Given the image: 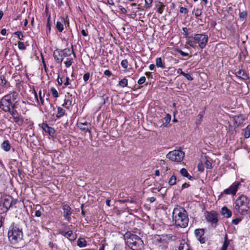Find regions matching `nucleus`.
<instances>
[{"label": "nucleus", "mask_w": 250, "mask_h": 250, "mask_svg": "<svg viewBox=\"0 0 250 250\" xmlns=\"http://www.w3.org/2000/svg\"><path fill=\"white\" fill-rule=\"evenodd\" d=\"M14 34L15 35H16L18 37V38L21 40H23V38L24 37L22 32L21 31H17V32H15L14 33Z\"/></svg>", "instance_id": "09e8293b"}, {"label": "nucleus", "mask_w": 250, "mask_h": 250, "mask_svg": "<svg viewBox=\"0 0 250 250\" xmlns=\"http://www.w3.org/2000/svg\"><path fill=\"white\" fill-rule=\"evenodd\" d=\"M59 234L67 238L70 241H73L76 240L77 235L76 234H74L73 231L71 230H68L65 231L62 229H61L59 231Z\"/></svg>", "instance_id": "ddd939ff"}, {"label": "nucleus", "mask_w": 250, "mask_h": 250, "mask_svg": "<svg viewBox=\"0 0 250 250\" xmlns=\"http://www.w3.org/2000/svg\"><path fill=\"white\" fill-rule=\"evenodd\" d=\"M180 12L181 13L187 14L188 12V9L186 7H180Z\"/></svg>", "instance_id": "603ef678"}, {"label": "nucleus", "mask_w": 250, "mask_h": 250, "mask_svg": "<svg viewBox=\"0 0 250 250\" xmlns=\"http://www.w3.org/2000/svg\"><path fill=\"white\" fill-rule=\"evenodd\" d=\"M53 57L57 63H61L63 61L61 54V50L56 49L53 52Z\"/></svg>", "instance_id": "6ab92c4d"}, {"label": "nucleus", "mask_w": 250, "mask_h": 250, "mask_svg": "<svg viewBox=\"0 0 250 250\" xmlns=\"http://www.w3.org/2000/svg\"><path fill=\"white\" fill-rule=\"evenodd\" d=\"M180 173L182 176L188 178L190 180H192L193 179V177L188 173L187 170L185 168H182L180 171Z\"/></svg>", "instance_id": "393cba45"}, {"label": "nucleus", "mask_w": 250, "mask_h": 250, "mask_svg": "<svg viewBox=\"0 0 250 250\" xmlns=\"http://www.w3.org/2000/svg\"><path fill=\"white\" fill-rule=\"evenodd\" d=\"M164 120L165 122L163 123L162 126L163 127H167L171 121V115L169 114H167L166 117L164 118Z\"/></svg>", "instance_id": "cd10ccee"}, {"label": "nucleus", "mask_w": 250, "mask_h": 250, "mask_svg": "<svg viewBox=\"0 0 250 250\" xmlns=\"http://www.w3.org/2000/svg\"><path fill=\"white\" fill-rule=\"evenodd\" d=\"M196 41L199 47L201 49H203L206 46L208 41V37L204 34H196L192 38Z\"/></svg>", "instance_id": "6e6552de"}, {"label": "nucleus", "mask_w": 250, "mask_h": 250, "mask_svg": "<svg viewBox=\"0 0 250 250\" xmlns=\"http://www.w3.org/2000/svg\"><path fill=\"white\" fill-rule=\"evenodd\" d=\"M198 170L199 171L203 172L204 170L203 164L200 163L198 165Z\"/></svg>", "instance_id": "13d9d810"}, {"label": "nucleus", "mask_w": 250, "mask_h": 250, "mask_svg": "<svg viewBox=\"0 0 250 250\" xmlns=\"http://www.w3.org/2000/svg\"><path fill=\"white\" fill-rule=\"evenodd\" d=\"M203 8V6H201V8H197L196 9H194L193 13H194V15L196 18H197L200 16L202 14V9Z\"/></svg>", "instance_id": "72a5a7b5"}, {"label": "nucleus", "mask_w": 250, "mask_h": 250, "mask_svg": "<svg viewBox=\"0 0 250 250\" xmlns=\"http://www.w3.org/2000/svg\"><path fill=\"white\" fill-rule=\"evenodd\" d=\"M229 244V242L228 240L227 234H226L225 236V240H224V241L223 243V245L222 246V247L221 250H227Z\"/></svg>", "instance_id": "2f4dec72"}, {"label": "nucleus", "mask_w": 250, "mask_h": 250, "mask_svg": "<svg viewBox=\"0 0 250 250\" xmlns=\"http://www.w3.org/2000/svg\"><path fill=\"white\" fill-rule=\"evenodd\" d=\"M73 62L72 59H68V60L64 62L65 65L66 67H69Z\"/></svg>", "instance_id": "c03bdc74"}, {"label": "nucleus", "mask_w": 250, "mask_h": 250, "mask_svg": "<svg viewBox=\"0 0 250 250\" xmlns=\"http://www.w3.org/2000/svg\"><path fill=\"white\" fill-rule=\"evenodd\" d=\"M1 148L5 151H8L11 148V145L8 140H5L1 144Z\"/></svg>", "instance_id": "b1692460"}, {"label": "nucleus", "mask_w": 250, "mask_h": 250, "mask_svg": "<svg viewBox=\"0 0 250 250\" xmlns=\"http://www.w3.org/2000/svg\"><path fill=\"white\" fill-rule=\"evenodd\" d=\"M13 120L15 123L19 125H21L23 123V119L22 118H21L20 115L15 117L14 118H13Z\"/></svg>", "instance_id": "4c0bfd02"}, {"label": "nucleus", "mask_w": 250, "mask_h": 250, "mask_svg": "<svg viewBox=\"0 0 250 250\" xmlns=\"http://www.w3.org/2000/svg\"><path fill=\"white\" fill-rule=\"evenodd\" d=\"M234 119L235 123L238 125L242 124L245 120L242 115L235 116Z\"/></svg>", "instance_id": "7c9ffc66"}, {"label": "nucleus", "mask_w": 250, "mask_h": 250, "mask_svg": "<svg viewBox=\"0 0 250 250\" xmlns=\"http://www.w3.org/2000/svg\"><path fill=\"white\" fill-rule=\"evenodd\" d=\"M64 25L68 26L69 22L66 21L64 18L61 17L60 20L57 21L56 28L59 32H62L64 29Z\"/></svg>", "instance_id": "4468645a"}, {"label": "nucleus", "mask_w": 250, "mask_h": 250, "mask_svg": "<svg viewBox=\"0 0 250 250\" xmlns=\"http://www.w3.org/2000/svg\"><path fill=\"white\" fill-rule=\"evenodd\" d=\"M239 16L240 19L244 20L247 17V12L246 11L239 12Z\"/></svg>", "instance_id": "37998d69"}, {"label": "nucleus", "mask_w": 250, "mask_h": 250, "mask_svg": "<svg viewBox=\"0 0 250 250\" xmlns=\"http://www.w3.org/2000/svg\"><path fill=\"white\" fill-rule=\"evenodd\" d=\"M19 98L15 101L14 104L13 105L14 108L18 110V112L22 114H25L26 112L28 110V103L24 101H20Z\"/></svg>", "instance_id": "0eeeda50"}, {"label": "nucleus", "mask_w": 250, "mask_h": 250, "mask_svg": "<svg viewBox=\"0 0 250 250\" xmlns=\"http://www.w3.org/2000/svg\"><path fill=\"white\" fill-rule=\"evenodd\" d=\"M39 97L40 98V101L42 105L44 104V101L42 98V91L40 90L39 92Z\"/></svg>", "instance_id": "5fc2aeb1"}, {"label": "nucleus", "mask_w": 250, "mask_h": 250, "mask_svg": "<svg viewBox=\"0 0 250 250\" xmlns=\"http://www.w3.org/2000/svg\"><path fill=\"white\" fill-rule=\"evenodd\" d=\"M156 64L158 67H161L162 69L165 68V66L162 62L161 58H157L156 60Z\"/></svg>", "instance_id": "f704fd0d"}, {"label": "nucleus", "mask_w": 250, "mask_h": 250, "mask_svg": "<svg viewBox=\"0 0 250 250\" xmlns=\"http://www.w3.org/2000/svg\"><path fill=\"white\" fill-rule=\"evenodd\" d=\"M19 93L13 91L4 96L0 100V109L7 112L14 107L15 101L19 99Z\"/></svg>", "instance_id": "7ed1b4c3"}, {"label": "nucleus", "mask_w": 250, "mask_h": 250, "mask_svg": "<svg viewBox=\"0 0 250 250\" xmlns=\"http://www.w3.org/2000/svg\"><path fill=\"white\" fill-rule=\"evenodd\" d=\"M241 221V219L236 218L232 220V223L234 225H237Z\"/></svg>", "instance_id": "bf43d9fd"}, {"label": "nucleus", "mask_w": 250, "mask_h": 250, "mask_svg": "<svg viewBox=\"0 0 250 250\" xmlns=\"http://www.w3.org/2000/svg\"><path fill=\"white\" fill-rule=\"evenodd\" d=\"M242 134L245 138H249L250 136V125H248L246 128L243 130Z\"/></svg>", "instance_id": "c85d7f7f"}, {"label": "nucleus", "mask_w": 250, "mask_h": 250, "mask_svg": "<svg viewBox=\"0 0 250 250\" xmlns=\"http://www.w3.org/2000/svg\"><path fill=\"white\" fill-rule=\"evenodd\" d=\"M185 153L181 150H174L167 155V158L172 161L181 162L184 157Z\"/></svg>", "instance_id": "423d86ee"}, {"label": "nucleus", "mask_w": 250, "mask_h": 250, "mask_svg": "<svg viewBox=\"0 0 250 250\" xmlns=\"http://www.w3.org/2000/svg\"><path fill=\"white\" fill-rule=\"evenodd\" d=\"M189 186V185L187 183H185L182 185V188L184 189L185 188H187Z\"/></svg>", "instance_id": "338daca9"}, {"label": "nucleus", "mask_w": 250, "mask_h": 250, "mask_svg": "<svg viewBox=\"0 0 250 250\" xmlns=\"http://www.w3.org/2000/svg\"><path fill=\"white\" fill-rule=\"evenodd\" d=\"M46 28L48 30V32H50L51 30V21H50V15H49L47 18V22L46 24Z\"/></svg>", "instance_id": "a18cd8bd"}, {"label": "nucleus", "mask_w": 250, "mask_h": 250, "mask_svg": "<svg viewBox=\"0 0 250 250\" xmlns=\"http://www.w3.org/2000/svg\"><path fill=\"white\" fill-rule=\"evenodd\" d=\"M58 112L56 115V117L59 119L62 117L65 114V110L62 107H59L57 109Z\"/></svg>", "instance_id": "c756f323"}, {"label": "nucleus", "mask_w": 250, "mask_h": 250, "mask_svg": "<svg viewBox=\"0 0 250 250\" xmlns=\"http://www.w3.org/2000/svg\"><path fill=\"white\" fill-rule=\"evenodd\" d=\"M235 208L241 215L247 214L250 209V200L246 196L241 195L235 200Z\"/></svg>", "instance_id": "39448f33"}, {"label": "nucleus", "mask_w": 250, "mask_h": 250, "mask_svg": "<svg viewBox=\"0 0 250 250\" xmlns=\"http://www.w3.org/2000/svg\"><path fill=\"white\" fill-rule=\"evenodd\" d=\"M67 95H65V98L64 99V103L62 104L66 108H69L70 106H72L74 103V97H72V95H69L67 93Z\"/></svg>", "instance_id": "dca6fc26"}, {"label": "nucleus", "mask_w": 250, "mask_h": 250, "mask_svg": "<svg viewBox=\"0 0 250 250\" xmlns=\"http://www.w3.org/2000/svg\"><path fill=\"white\" fill-rule=\"evenodd\" d=\"M33 93H34L35 98V100H36L37 103H38V104H40V102H39V99H38V95L37 92H36V91L35 90H34Z\"/></svg>", "instance_id": "e2e57ef3"}, {"label": "nucleus", "mask_w": 250, "mask_h": 250, "mask_svg": "<svg viewBox=\"0 0 250 250\" xmlns=\"http://www.w3.org/2000/svg\"><path fill=\"white\" fill-rule=\"evenodd\" d=\"M221 213L225 217L229 218L232 215L231 211L227 207L224 206L221 209Z\"/></svg>", "instance_id": "5701e85b"}, {"label": "nucleus", "mask_w": 250, "mask_h": 250, "mask_svg": "<svg viewBox=\"0 0 250 250\" xmlns=\"http://www.w3.org/2000/svg\"><path fill=\"white\" fill-rule=\"evenodd\" d=\"M12 197L11 196H8L4 198L0 203V208L1 207L3 208L2 212H6L8 209L12 207Z\"/></svg>", "instance_id": "9d476101"}, {"label": "nucleus", "mask_w": 250, "mask_h": 250, "mask_svg": "<svg viewBox=\"0 0 250 250\" xmlns=\"http://www.w3.org/2000/svg\"><path fill=\"white\" fill-rule=\"evenodd\" d=\"M121 66L125 69H126L128 67V61L127 60H123L121 63Z\"/></svg>", "instance_id": "49530a36"}, {"label": "nucleus", "mask_w": 250, "mask_h": 250, "mask_svg": "<svg viewBox=\"0 0 250 250\" xmlns=\"http://www.w3.org/2000/svg\"><path fill=\"white\" fill-rule=\"evenodd\" d=\"M145 4L146 8H150L151 6V4L153 0H145Z\"/></svg>", "instance_id": "864d4df0"}, {"label": "nucleus", "mask_w": 250, "mask_h": 250, "mask_svg": "<svg viewBox=\"0 0 250 250\" xmlns=\"http://www.w3.org/2000/svg\"><path fill=\"white\" fill-rule=\"evenodd\" d=\"M104 75L108 76V77H110L112 75V73L111 72V71L110 70H106L104 72Z\"/></svg>", "instance_id": "680f3d73"}, {"label": "nucleus", "mask_w": 250, "mask_h": 250, "mask_svg": "<svg viewBox=\"0 0 250 250\" xmlns=\"http://www.w3.org/2000/svg\"><path fill=\"white\" fill-rule=\"evenodd\" d=\"M42 128L46 133H48L52 137H54L55 136V129L49 126L47 124L45 123L42 124Z\"/></svg>", "instance_id": "a211bd4d"}, {"label": "nucleus", "mask_w": 250, "mask_h": 250, "mask_svg": "<svg viewBox=\"0 0 250 250\" xmlns=\"http://www.w3.org/2000/svg\"><path fill=\"white\" fill-rule=\"evenodd\" d=\"M90 74L89 73H86L84 74L83 76V80L85 82H86L89 79Z\"/></svg>", "instance_id": "4d7b16f0"}, {"label": "nucleus", "mask_w": 250, "mask_h": 250, "mask_svg": "<svg viewBox=\"0 0 250 250\" xmlns=\"http://www.w3.org/2000/svg\"><path fill=\"white\" fill-rule=\"evenodd\" d=\"M41 214H42V212L39 210H36L35 213V215L36 217H40L41 216Z\"/></svg>", "instance_id": "69168bd1"}, {"label": "nucleus", "mask_w": 250, "mask_h": 250, "mask_svg": "<svg viewBox=\"0 0 250 250\" xmlns=\"http://www.w3.org/2000/svg\"><path fill=\"white\" fill-rule=\"evenodd\" d=\"M119 85L122 87H125L127 85V80L126 78H124L119 82Z\"/></svg>", "instance_id": "e433bc0d"}, {"label": "nucleus", "mask_w": 250, "mask_h": 250, "mask_svg": "<svg viewBox=\"0 0 250 250\" xmlns=\"http://www.w3.org/2000/svg\"><path fill=\"white\" fill-rule=\"evenodd\" d=\"M50 91L54 98H58L59 97L58 91L54 87H51L50 88Z\"/></svg>", "instance_id": "ea45409f"}, {"label": "nucleus", "mask_w": 250, "mask_h": 250, "mask_svg": "<svg viewBox=\"0 0 250 250\" xmlns=\"http://www.w3.org/2000/svg\"><path fill=\"white\" fill-rule=\"evenodd\" d=\"M18 48L19 49L21 50H24L25 49L26 47L23 42H19L18 43Z\"/></svg>", "instance_id": "de8ad7c7"}, {"label": "nucleus", "mask_w": 250, "mask_h": 250, "mask_svg": "<svg viewBox=\"0 0 250 250\" xmlns=\"http://www.w3.org/2000/svg\"><path fill=\"white\" fill-rule=\"evenodd\" d=\"M240 185L241 183L240 182H235L229 188L225 189L223 193L234 195Z\"/></svg>", "instance_id": "9b49d317"}, {"label": "nucleus", "mask_w": 250, "mask_h": 250, "mask_svg": "<svg viewBox=\"0 0 250 250\" xmlns=\"http://www.w3.org/2000/svg\"><path fill=\"white\" fill-rule=\"evenodd\" d=\"M183 76L188 81H192L193 80L192 77L188 73H185Z\"/></svg>", "instance_id": "052dcab7"}, {"label": "nucleus", "mask_w": 250, "mask_h": 250, "mask_svg": "<svg viewBox=\"0 0 250 250\" xmlns=\"http://www.w3.org/2000/svg\"><path fill=\"white\" fill-rule=\"evenodd\" d=\"M90 126V124L87 122H82L81 121H79L77 123V126L78 128L83 131H88L89 133L91 132V127Z\"/></svg>", "instance_id": "f3484780"}, {"label": "nucleus", "mask_w": 250, "mask_h": 250, "mask_svg": "<svg viewBox=\"0 0 250 250\" xmlns=\"http://www.w3.org/2000/svg\"><path fill=\"white\" fill-rule=\"evenodd\" d=\"M146 81V78L144 76L141 77L138 81V83L139 84H143Z\"/></svg>", "instance_id": "6e6d98bb"}, {"label": "nucleus", "mask_w": 250, "mask_h": 250, "mask_svg": "<svg viewBox=\"0 0 250 250\" xmlns=\"http://www.w3.org/2000/svg\"><path fill=\"white\" fill-rule=\"evenodd\" d=\"M8 237L11 244L15 245L21 241L23 237L22 229L20 228L18 224L12 223L8 231Z\"/></svg>", "instance_id": "20e7f679"}, {"label": "nucleus", "mask_w": 250, "mask_h": 250, "mask_svg": "<svg viewBox=\"0 0 250 250\" xmlns=\"http://www.w3.org/2000/svg\"><path fill=\"white\" fill-rule=\"evenodd\" d=\"M235 75L236 77L242 80H246L249 79L248 75L246 71L243 69H240L236 72L235 73Z\"/></svg>", "instance_id": "aec40b11"}, {"label": "nucleus", "mask_w": 250, "mask_h": 250, "mask_svg": "<svg viewBox=\"0 0 250 250\" xmlns=\"http://www.w3.org/2000/svg\"><path fill=\"white\" fill-rule=\"evenodd\" d=\"M125 244L132 250H141L144 246L142 239L136 234L126 232L124 235Z\"/></svg>", "instance_id": "f03ea898"}, {"label": "nucleus", "mask_w": 250, "mask_h": 250, "mask_svg": "<svg viewBox=\"0 0 250 250\" xmlns=\"http://www.w3.org/2000/svg\"><path fill=\"white\" fill-rule=\"evenodd\" d=\"M182 30L184 33V36L187 38H192L193 37L192 36H188V30L187 27H183L182 28Z\"/></svg>", "instance_id": "79ce46f5"}, {"label": "nucleus", "mask_w": 250, "mask_h": 250, "mask_svg": "<svg viewBox=\"0 0 250 250\" xmlns=\"http://www.w3.org/2000/svg\"><path fill=\"white\" fill-rule=\"evenodd\" d=\"M71 48L72 50H70L69 48H65L63 50H61L62 56L64 57H69L71 55V53H73L75 57L76 55L73 50V45H72Z\"/></svg>", "instance_id": "412c9836"}, {"label": "nucleus", "mask_w": 250, "mask_h": 250, "mask_svg": "<svg viewBox=\"0 0 250 250\" xmlns=\"http://www.w3.org/2000/svg\"><path fill=\"white\" fill-rule=\"evenodd\" d=\"M177 52L182 56H184V57H188L189 56V55L188 53H186L181 50L178 49L177 50Z\"/></svg>", "instance_id": "3c124183"}, {"label": "nucleus", "mask_w": 250, "mask_h": 250, "mask_svg": "<svg viewBox=\"0 0 250 250\" xmlns=\"http://www.w3.org/2000/svg\"><path fill=\"white\" fill-rule=\"evenodd\" d=\"M172 219L176 226L185 228L188 225V213L184 208L177 206L172 212Z\"/></svg>", "instance_id": "f257e3e1"}, {"label": "nucleus", "mask_w": 250, "mask_h": 250, "mask_svg": "<svg viewBox=\"0 0 250 250\" xmlns=\"http://www.w3.org/2000/svg\"><path fill=\"white\" fill-rule=\"evenodd\" d=\"M178 250H192V249L187 242L183 240L180 243Z\"/></svg>", "instance_id": "4be33fe9"}, {"label": "nucleus", "mask_w": 250, "mask_h": 250, "mask_svg": "<svg viewBox=\"0 0 250 250\" xmlns=\"http://www.w3.org/2000/svg\"><path fill=\"white\" fill-rule=\"evenodd\" d=\"M7 112L9 113L12 116L13 119L19 115L18 110L14 107Z\"/></svg>", "instance_id": "473e14b6"}, {"label": "nucleus", "mask_w": 250, "mask_h": 250, "mask_svg": "<svg viewBox=\"0 0 250 250\" xmlns=\"http://www.w3.org/2000/svg\"><path fill=\"white\" fill-rule=\"evenodd\" d=\"M194 234L196 239L201 244H204L206 241L205 235V229H197L194 231Z\"/></svg>", "instance_id": "f8f14e48"}, {"label": "nucleus", "mask_w": 250, "mask_h": 250, "mask_svg": "<svg viewBox=\"0 0 250 250\" xmlns=\"http://www.w3.org/2000/svg\"><path fill=\"white\" fill-rule=\"evenodd\" d=\"M190 39V40H188L187 42V44L191 47H194L195 46V44L196 43V41H195V40H193L192 38Z\"/></svg>", "instance_id": "58836bf2"}, {"label": "nucleus", "mask_w": 250, "mask_h": 250, "mask_svg": "<svg viewBox=\"0 0 250 250\" xmlns=\"http://www.w3.org/2000/svg\"><path fill=\"white\" fill-rule=\"evenodd\" d=\"M63 210V216L64 219L69 222L70 220V215L72 213L71 208L67 204H65L62 207Z\"/></svg>", "instance_id": "2eb2a0df"}, {"label": "nucleus", "mask_w": 250, "mask_h": 250, "mask_svg": "<svg viewBox=\"0 0 250 250\" xmlns=\"http://www.w3.org/2000/svg\"><path fill=\"white\" fill-rule=\"evenodd\" d=\"M57 82H58V84L59 85H62V79L60 77V75H58V76Z\"/></svg>", "instance_id": "0e129e2a"}, {"label": "nucleus", "mask_w": 250, "mask_h": 250, "mask_svg": "<svg viewBox=\"0 0 250 250\" xmlns=\"http://www.w3.org/2000/svg\"><path fill=\"white\" fill-rule=\"evenodd\" d=\"M205 166L207 168H212V164L208 160H206L205 162Z\"/></svg>", "instance_id": "8fccbe9b"}, {"label": "nucleus", "mask_w": 250, "mask_h": 250, "mask_svg": "<svg viewBox=\"0 0 250 250\" xmlns=\"http://www.w3.org/2000/svg\"><path fill=\"white\" fill-rule=\"evenodd\" d=\"M0 79L1 80L0 85L3 87L5 86L7 83V81L5 79V76L3 75L0 76Z\"/></svg>", "instance_id": "a19ab883"}, {"label": "nucleus", "mask_w": 250, "mask_h": 250, "mask_svg": "<svg viewBox=\"0 0 250 250\" xmlns=\"http://www.w3.org/2000/svg\"><path fill=\"white\" fill-rule=\"evenodd\" d=\"M206 219L208 222L211 223L212 227L215 228L218 222V214L215 211H207Z\"/></svg>", "instance_id": "1a4fd4ad"}, {"label": "nucleus", "mask_w": 250, "mask_h": 250, "mask_svg": "<svg viewBox=\"0 0 250 250\" xmlns=\"http://www.w3.org/2000/svg\"><path fill=\"white\" fill-rule=\"evenodd\" d=\"M177 178L175 175H172L168 181V184L170 186L174 185L176 183Z\"/></svg>", "instance_id": "c9c22d12"}, {"label": "nucleus", "mask_w": 250, "mask_h": 250, "mask_svg": "<svg viewBox=\"0 0 250 250\" xmlns=\"http://www.w3.org/2000/svg\"><path fill=\"white\" fill-rule=\"evenodd\" d=\"M155 6L157 8V12L160 14H162L165 7V5H164L162 2L158 1Z\"/></svg>", "instance_id": "a878e982"}, {"label": "nucleus", "mask_w": 250, "mask_h": 250, "mask_svg": "<svg viewBox=\"0 0 250 250\" xmlns=\"http://www.w3.org/2000/svg\"><path fill=\"white\" fill-rule=\"evenodd\" d=\"M77 245L80 248H83L87 245L86 241L83 238H80L77 240Z\"/></svg>", "instance_id": "bb28decb"}, {"label": "nucleus", "mask_w": 250, "mask_h": 250, "mask_svg": "<svg viewBox=\"0 0 250 250\" xmlns=\"http://www.w3.org/2000/svg\"><path fill=\"white\" fill-rule=\"evenodd\" d=\"M177 73L182 75H184V74L185 73L184 72H183L182 71V69L181 68H179L177 69Z\"/></svg>", "instance_id": "774afa93"}]
</instances>
